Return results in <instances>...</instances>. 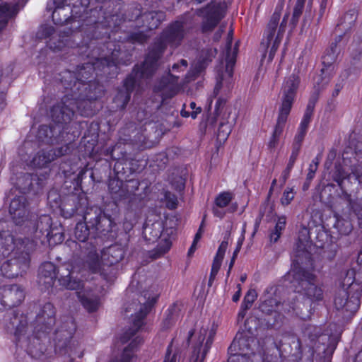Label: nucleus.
<instances>
[{
    "label": "nucleus",
    "instance_id": "1",
    "mask_svg": "<svg viewBox=\"0 0 362 362\" xmlns=\"http://www.w3.org/2000/svg\"><path fill=\"white\" fill-rule=\"evenodd\" d=\"M93 54L94 57H100V61L96 62L97 67L106 69L117 70L119 66H128L132 63V49L127 48L122 43L114 41H107L105 43H98L91 41Z\"/></svg>",
    "mask_w": 362,
    "mask_h": 362
},
{
    "label": "nucleus",
    "instance_id": "2",
    "mask_svg": "<svg viewBox=\"0 0 362 362\" xmlns=\"http://www.w3.org/2000/svg\"><path fill=\"white\" fill-rule=\"evenodd\" d=\"M74 78L75 75L67 70L62 73L60 80L64 89L69 90L71 96L74 97L81 107L87 104V107L93 112L91 101L96 100L103 95V86L92 80L87 83L74 81L72 85Z\"/></svg>",
    "mask_w": 362,
    "mask_h": 362
},
{
    "label": "nucleus",
    "instance_id": "3",
    "mask_svg": "<svg viewBox=\"0 0 362 362\" xmlns=\"http://www.w3.org/2000/svg\"><path fill=\"white\" fill-rule=\"evenodd\" d=\"M71 265H62L57 269L55 265L47 262L39 268L38 284L45 288L52 287L56 278L59 284L69 290H80L83 288L82 281L72 276Z\"/></svg>",
    "mask_w": 362,
    "mask_h": 362
},
{
    "label": "nucleus",
    "instance_id": "4",
    "mask_svg": "<svg viewBox=\"0 0 362 362\" xmlns=\"http://www.w3.org/2000/svg\"><path fill=\"white\" fill-rule=\"evenodd\" d=\"M298 85L299 79L295 74H292L288 77L283 84L281 89V105L279 108L276 124L269 143V148H275L278 143L279 138L283 132L294 102Z\"/></svg>",
    "mask_w": 362,
    "mask_h": 362
},
{
    "label": "nucleus",
    "instance_id": "5",
    "mask_svg": "<svg viewBox=\"0 0 362 362\" xmlns=\"http://www.w3.org/2000/svg\"><path fill=\"white\" fill-rule=\"evenodd\" d=\"M77 113L89 117L92 115V111L87 107V104L81 107L74 97L71 96L69 90H66L65 95L51 109L52 120L62 126L70 123Z\"/></svg>",
    "mask_w": 362,
    "mask_h": 362
},
{
    "label": "nucleus",
    "instance_id": "6",
    "mask_svg": "<svg viewBox=\"0 0 362 362\" xmlns=\"http://www.w3.org/2000/svg\"><path fill=\"white\" fill-rule=\"evenodd\" d=\"M293 284L298 292L301 293L312 302L322 300L323 290L316 284L315 276L301 267H295L289 273Z\"/></svg>",
    "mask_w": 362,
    "mask_h": 362
},
{
    "label": "nucleus",
    "instance_id": "7",
    "mask_svg": "<svg viewBox=\"0 0 362 362\" xmlns=\"http://www.w3.org/2000/svg\"><path fill=\"white\" fill-rule=\"evenodd\" d=\"M282 8V4L279 5L276 8L275 11L272 14L265 30V38L262 42V45L266 47H268L270 45H272L269 54V59L270 60L273 59L279 47V45L285 32L288 19V13L285 14L281 21V23L279 25Z\"/></svg>",
    "mask_w": 362,
    "mask_h": 362
},
{
    "label": "nucleus",
    "instance_id": "8",
    "mask_svg": "<svg viewBox=\"0 0 362 362\" xmlns=\"http://www.w3.org/2000/svg\"><path fill=\"white\" fill-rule=\"evenodd\" d=\"M146 295L147 293L144 296L141 295L137 300L138 302L134 301L126 308L127 313H130L132 310H135L136 313L133 320V327L129 328L121 337L123 343L129 340L141 327L144 325V319L157 300V297H151L150 296L147 297Z\"/></svg>",
    "mask_w": 362,
    "mask_h": 362
},
{
    "label": "nucleus",
    "instance_id": "9",
    "mask_svg": "<svg viewBox=\"0 0 362 362\" xmlns=\"http://www.w3.org/2000/svg\"><path fill=\"white\" fill-rule=\"evenodd\" d=\"M187 30L185 28V22L180 21H174L163 30L160 37L153 46L163 53L168 45L173 48L179 47L187 35Z\"/></svg>",
    "mask_w": 362,
    "mask_h": 362
},
{
    "label": "nucleus",
    "instance_id": "10",
    "mask_svg": "<svg viewBox=\"0 0 362 362\" xmlns=\"http://www.w3.org/2000/svg\"><path fill=\"white\" fill-rule=\"evenodd\" d=\"M195 14L202 18V32L208 33L213 31L224 18L226 11L220 3L211 1L205 6L196 9Z\"/></svg>",
    "mask_w": 362,
    "mask_h": 362
},
{
    "label": "nucleus",
    "instance_id": "11",
    "mask_svg": "<svg viewBox=\"0 0 362 362\" xmlns=\"http://www.w3.org/2000/svg\"><path fill=\"white\" fill-rule=\"evenodd\" d=\"M30 252L27 250L13 252L11 257L1 266L0 270L2 275L10 279L22 276L25 273L30 267Z\"/></svg>",
    "mask_w": 362,
    "mask_h": 362
},
{
    "label": "nucleus",
    "instance_id": "12",
    "mask_svg": "<svg viewBox=\"0 0 362 362\" xmlns=\"http://www.w3.org/2000/svg\"><path fill=\"white\" fill-rule=\"evenodd\" d=\"M83 220L90 224L93 235H105L112 230V221L100 208H87L83 214Z\"/></svg>",
    "mask_w": 362,
    "mask_h": 362
},
{
    "label": "nucleus",
    "instance_id": "13",
    "mask_svg": "<svg viewBox=\"0 0 362 362\" xmlns=\"http://www.w3.org/2000/svg\"><path fill=\"white\" fill-rule=\"evenodd\" d=\"M76 331V325L73 320L64 323L55 332L54 350L55 352L64 355L72 351L75 348L74 341H72Z\"/></svg>",
    "mask_w": 362,
    "mask_h": 362
},
{
    "label": "nucleus",
    "instance_id": "14",
    "mask_svg": "<svg viewBox=\"0 0 362 362\" xmlns=\"http://www.w3.org/2000/svg\"><path fill=\"white\" fill-rule=\"evenodd\" d=\"M362 287L357 286L356 293L349 292L346 288L339 289L334 298V305L337 310H344L351 314L355 313L360 306Z\"/></svg>",
    "mask_w": 362,
    "mask_h": 362
},
{
    "label": "nucleus",
    "instance_id": "15",
    "mask_svg": "<svg viewBox=\"0 0 362 362\" xmlns=\"http://www.w3.org/2000/svg\"><path fill=\"white\" fill-rule=\"evenodd\" d=\"M25 298L24 289L19 285H6L0 288V310L20 305Z\"/></svg>",
    "mask_w": 362,
    "mask_h": 362
},
{
    "label": "nucleus",
    "instance_id": "16",
    "mask_svg": "<svg viewBox=\"0 0 362 362\" xmlns=\"http://www.w3.org/2000/svg\"><path fill=\"white\" fill-rule=\"evenodd\" d=\"M45 176H38L37 174L21 173L17 177L16 186L23 194L33 192L39 193L45 185Z\"/></svg>",
    "mask_w": 362,
    "mask_h": 362
},
{
    "label": "nucleus",
    "instance_id": "17",
    "mask_svg": "<svg viewBox=\"0 0 362 362\" xmlns=\"http://www.w3.org/2000/svg\"><path fill=\"white\" fill-rule=\"evenodd\" d=\"M93 46L90 44V52L88 54L89 59L88 62L83 64L81 66H78L75 71H70L71 74L75 75V78L72 81V85L74 81H80L86 83V81L90 78L94 71L102 72L105 74H110V71H107L106 69H100L97 67L96 62L100 61V57H94L93 54Z\"/></svg>",
    "mask_w": 362,
    "mask_h": 362
},
{
    "label": "nucleus",
    "instance_id": "18",
    "mask_svg": "<svg viewBox=\"0 0 362 362\" xmlns=\"http://www.w3.org/2000/svg\"><path fill=\"white\" fill-rule=\"evenodd\" d=\"M66 136L67 133L64 132L63 126L59 124L41 125L37 134L39 141L49 145L59 144L64 141Z\"/></svg>",
    "mask_w": 362,
    "mask_h": 362
},
{
    "label": "nucleus",
    "instance_id": "19",
    "mask_svg": "<svg viewBox=\"0 0 362 362\" xmlns=\"http://www.w3.org/2000/svg\"><path fill=\"white\" fill-rule=\"evenodd\" d=\"M47 10L52 12V21L56 25H63L76 20L75 17H72L71 8L64 1L58 4L54 0H49Z\"/></svg>",
    "mask_w": 362,
    "mask_h": 362
},
{
    "label": "nucleus",
    "instance_id": "20",
    "mask_svg": "<svg viewBox=\"0 0 362 362\" xmlns=\"http://www.w3.org/2000/svg\"><path fill=\"white\" fill-rule=\"evenodd\" d=\"M163 54L155 46L146 56L144 62L139 65L136 64L134 67H138L137 72L139 78H151L156 72L158 66V60Z\"/></svg>",
    "mask_w": 362,
    "mask_h": 362
},
{
    "label": "nucleus",
    "instance_id": "21",
    "mask_svg": "<svg viewBox=\"0 0 362 362\" xmlns=\"http://www.w3.org/2000/svg\"><path fill=\"white\" fill-rule=\"evenodd\" d=\"M9 214L16 225L21 226L28 218V202L24 196L13 198L9 206Z\"/></svg>",
    "mask_w": 362,
    "mask_h": 362
},
{
    "label": "nucleus",
    "instance_id": "22",
    "mask_svg": "<svg viewBox=\"0 0 362 362\" xmlns=\"http://www.w3.org/2000/svg\"><path fill=\"white\" fill-rule=\"evenodd\" d=\"M208 329L202 327L200 329L199 334L197 337V341L194 346L191 362H203L208 351L212 344L213 338L215 334L212 330L209 332L208 338L205 343L204 341L207 334Z\"/></svg>",
    "mask_w": 362,
    "mask_h": 362
},
{
    "label": "nucleus",
    "instance_id": "23",
    "mask_svg": "<svg viewBox=\"0 0 362 362\" xmlns=\"http://www.w3.org/2000/svg\"><path fill=\"white\" fill-rule=\"evenodd\" d=\"M179 77L170 73L161 78L160 81L156 85L154 90L156 92H160L163 100L171 98L175 95L180 89L178 83Z\"/></svg>",
    "mask_w": 362,
    "mask_h": 362
},
{
    "label": "nucleus",
    "instance_id": "24",
    "mask_svg": "<svg viewBox=\"0 0 362 362\" xmlns=\"http://www.w3.org/2000/svg\"><path fill=\"white\" fill-rule=\"evenodd\" d=\"M163 230V222L159 216L151 214L147 217L144 225V238L149 243H155L160 237Z\"/></svg>",
    "mask_w": 362,
    "mask_h": 362
},
{
    "label": "nucleus",
    "instance_id": "25",
    "mask_svg": "<svg viewBox=\"0 0 362 362\" xmlns=\"http://www.w3.org/2000/svg\"><path fill=\"white\" fill-rule=\"evenodd\" d=\"M5 327L7 332L13 333L18 340L25 333L28 325L26 317L18 315L15 311L8 314L5 320Z\"/></svg>",
    "mask_w": 362,
    "mask_h": 362
},
{
    "label": "nucleus",
    "instance_id": "26",
    "mask_svg": "<svg viewBox=\"0 0 362 362\" xmlns=\"http://www.w3.org/2000/svg\"><path fill=\"white\" fill-rule=\"evenodd\" d=\"M55 308L51 303H46L36 316V322L40 330L43 333L49 330L55 324Z\"/></svg>",
    "mask_w": 362,
    "mask_h": 362
},
{
    "label": "nucleus",
    "instance_id": "27",
    "mask_svg": "<svg viewBox=\"0 0 362 362\" xmlns=\"http://www.w3.org/2000/svg\"><path fill=\"white\" fill-rule=\"evenodd\" d=\"M0 243L5 245L6 249L12 250L13 252H21L23 250L33 251L35 247L33 241L27 238H15L12 234L8 233L4 238H0Z\"/></svg>",
    "mask_w": 362,
    "mask_h": 362
},
{
    "label": "nucleus",
    "instance_id": "28",
    "mask_svg": "<svg viewBox=\"0 0 362 362\" xmlns=\"http://www.w3.org/2000/svg\"><path fill=\"white\" fill-rule=\"evenodd\" d=\"M253 343L254 339L249 337L242 334L239 337L236 336L228 348V354L233 356L243 358L250 354Z\"/></svg>",
    "mask_w": 362,
    "mask_h": 362
},
{
    "label": "nucleus",
    "instance_id": "29",
    "mask_svg": "<svg viewBox=\"0 0 362 362\" xmlns=\"http://www.w3.org/2000/svg\"><path fill=\"white\" fill-rule=\"evenodd\" d=\"M138 67H134L132 73L126 78L124 82V90H120L116 97L115 100L117 102L122 103V107L124 108L130 100V95L134 90L135 85L141 78H139V74L136 72Z\"/></svg>",
    "mask_w": 362,
    "mask_h": 362
},
{
    "label": "nucleus",
    "instance_id": "30",
    "mask_svg": "<svg viewBox=\"0 0 362 362\" xmlns=\"http://www.w3.org/2000/svg\"><path fill=\"white\" fill-rule=\"evenodd\" d=\"M217 51L216 49H207L205 51L204 56L192 66L190 70L186 75V82H190L191 81L195 80L199 76H200L205 70L209 62L212 61V59L215 57Z\"/></svg>",
    "mask_w": 362,
    "mask_h": 362
},
{
    "label": "nucleus",
    "instance_id": "31",
    "mask_svg": "<svg viewBox=\"0 0 362 362\" xmlns=\"http://www.w3.org/2000/svg\"><path fill=\"white\" fill-rule=\"evenodd\" d=\"M73 30L71 28H64L60 30L58 34L52 36L49 42L48 46L54 52L61 51L64 48L73 47L74 42L71 40Z\"/></svg>",
    "mask_w": 362,
    "mask_h": 362
},
{
    "label": "nucleus",
    "instance_id": "32",
    "mask_svg": "<svg viewBox=\"0 0 362 362\" xmlns=\"http://www.w3.org/2000/svg\"><path fill=\"white\" fill-rule=\"evenodd\" d=\"M124 253V249L121 245H112L103 250L102 261L106 265L117 264L123 259Z\"/></svg>",
    "mask_w": 362,
    "mask_h": 362
},
{
    "label": "nucleus",
    "instance_id": "33",
    "mask_svg": "<svg viewBox=\"0 0 362 362\" xmlns=\"http://www.w3.org/2000/svg\"><path fill=\"white\" fill-rule=\"evenodd\" d=\"M165 13L163 11H148L141 13L137 17L136 21H141L143 27H146V30H152L157 28L160 23L165 19Z\"/></svg>",
    "mask_w": 362,
    "mask_h": 362
},
{
    "label": "nucleus",
    "instance_id": "34",
    "mask_svg": "<svg viewBox=\"0 0 362 362\" xmlns=\"http://www.w3.org/2000/svg\"><path fill=\"white\" fill-rule=\"evenodd\" d=\"M276 289L274 287H269L267 288L264 293L262 296L263 299L259 304V310L266 315H270L272 312L276 310V308L280 304V301L275 296Z\"/></svg>",
    "mask_w": 362,
    "mask_h": 362
},
{
    "label": "nucleus",
    "instance_id": "35",
    "mask_svg": "<svg viewBox=\"0 0 362 362\" xmlns=\"http://www.w3.org/2000/svg\"><path fill=\"white\" fill-rule=\"evenodd\" d=\"M121 169H123L122 167V163L120 161L116 162L114 166V171L117 175V178L110 179L108 183V189L110 192L119 198H123L127 196L126 191L122 188L123 182L122 180V177L119 176Z\"/></svg>",
    "mask_w": 362,
    "mask_h": 362
},
{
    "label": "nucleus",
    "instance_id": "36",
    "mask_svg": "<svg viewBox=\"0 0 362 362\" xmlns=\"http://www.w3.org/2000/svg\"><path fill=\"white\" fill-rule=\"evenodd\" d=\"M310 247V230L308 228L303 226L298 232V243L296 247V257L304 256L305 258L310 257V253L308 250Z\"/></svg>",
    "mask_w": 362,
    "mask_h": 362
},
{
    "label": "nucleus",
    "instance_id": "37",
    "mask_svg": "<svg viewBox=\"0 0 362 362\" xmlns=\"http://www.w3.org/2000/svg\"><path fill=\"white\" fill-rule=\"evenodd\" d=\"M56 160V156L52 148H44L39 151L32 160L33 166L39 168H47Z\"/></svg>",
    "mask_w": 362,
    "mask_h": 362
},
{
    "label": "nucleus",
    "instance_id": "38",
    "mask_svg": "<svg viewBox=\"0 0 362 362\" xmlns=\"http://www.w3.org/2000/svg\"><path fill=\"white\" fill-rule=\"evenodd\" d=\"M228 240H224L223 241H222V243H221V245L218 249L216 255L214 257V262L212 264V267H211V271L210 277H209V283H208L209 286H212V284L216 278V276L217 275V274L218 272V270L221 267V262L223 259V257H224L225 252L226 251V249L228 247Z\"/></svg>",
    "mask_w": 362,
    "mask_h": 362
},
{
    "label": "nucleus",
    "instance_id": "39",
    "mask_svg": "<svg viewBox=\"0 0 362 362\" xmlns=\"http://www.w3.org/2000/svg\"><path fill=\"white\" fill-rule=\"evenodd\" d=\"M361 274V272H356L353 269L347 270L341 282L342 288L349 289V292L356 293V288L357 286H361L362 282V280L359 279Z\"/></svg>",
    "mask_w": 362,
    "mask_h": 362
},
{
    "label": "nucleus",
    "instance_id": "40",
    "mask_svg": "<svg viewBox=\"0 0 362 362\" xmlns=\"http://www.w3.org/2000/svg\"><path fill=\"white\" fill-rule=\"evenodd\" d=\"M353 175L356 180L361 182V174L357 170H353L351 173H348L341 165H336L332 175V179L335 181L341 191H344V180L349 179Z\"/></svg>",
    "mask_w": 362,
    "mask_h": 362
},
{
    "label": "nucleus",
    "instance_id": "41",
    "mask_svg": "<svg viewBox=\"0 0 362 362\" xmlns=\"http://www.w3.org/2000/svg\"><path fill=\"white\" fill-rule=\"evenodd\" d=\"M76 293L81 304L88 312H94L98 309L99 302L97 296L86 291H78Z\"/></svg>",
    "mask_w": 362,
    "mask_h": 362
},
{
    "label": "nucleus",
    "instance_id": "42",
    "mask_svg": "<svg viewBox=\"0 0 362 362\" xmlns=\"http://www.w3.org/2000/svg\"><path fill=\"white\" fill-rule=\"evenodd\" d=\"M27 350L32 357L39 358L45 353L47 348L40 337L33 336L28 338Z\"/></svg>",
    "mask_w": 362,
    "mask_h": 362
},
{
    "label": "nucleus",
    "instance_id": "43",
    "mask_svg": "<svg viewBox=\"0 0 362 362\" xmlns=\"http://www.w3.org/2000/svg\"><path fill=\"white\" fill-rule=\"evenodd\" d=\"M339 52L340 49L337 42H332L322 56V64L324 67L321 69L322 74L325 73V69L331 67L335 62Z\"/></svg>",
    "mask_w": 362,
    "mask_h": 362
},
{
    "label": "nucleus",
    "instance_id": "44",
    "mask_svg": "<svg viewBox=\"0 0 362 362\" xmlns=\"http://www.w3.org/2000/svg\"><path fill=\"white\" fill-rule=\"evenodd\" d=\"M84 267H87L92 273H100L102 270L103 266L99 255L94 247L87 254L84 259Z\"/></svg>",
    "mask_w": 362,
    "mask_h": 362
},
{
    "label": "nucleus",
    "instance_id": "45",
    "mask_svg": "<svg viewBox=\"0 0 362 362\" xmlns=\"http://www.w3.org/2000/svg\"><path fill=\"white\" fill-rule=\"evenodd\" d=\"M18 10V4L12 5L10 4H0V30L6 26L9 18L16 15Z\"/></svg>",
    "mask_w": 362,
    "mask_h": 362
},
{
    "label": "nucleus",
    "instance_id": "46",
    "mask_svg": "<svg viewBox=\"0 0 362 362\" xmlns=\"http://www.w3.org/2000/svg\"><path fill=\"white\" fill-rule=\"evenodd\" d=\"M78 203V196L72 194L69 196L62 203V211L66 218H70L76 214V206Z\"/></svg>",
    "mask_w": 362,
    "mask_h": 362
},
{
    "label": "nucleus",
    "instance_id": "47",
    "mask_svg": "<svg viewBox=\"0 0 362 362\" xmlns=\"http://www.w3.org/2000/svg\"><path fill=\"white\" fill-rule=\"evenodd\" d=\"M74 235L76 239L81 242H86L90 235H93L90 224L84 222H78L74 229Z\"/></svg>",
    "mask_w": 362,
    "mask_h": 362
},
{
    "label": "nucleus",
    "instance_id": "48",
    "mask_svg": "<svg viewBox=\"0 0 362 362\" xmlns=\"http://www.w3.org/2000/svg\"><path fill=\"white\" fill-rule=\"evenodd\" d=\"M51 226V218L49 216L43 215L39 217L35 224V233L41 235H49Z\"/></svg>",
    "mask_w": 362,
    "mask_h": 362
},
{
    "label": "nucleus",
    "instance_id": "49",
    "mask_svg": "<svg viewBox=\"0 0 362 362\" xmlns=\"http://www.w3.org/2000/svg\"><path fill=\"white\" fill-rule=\"evenodd\" d=\"M180 313V308L176 303H174L168 310V313L163 322V328L169 329L178 320Z\"/></svg>",
    "mask_w": 362,
    "mask_h": 362
},
{
    "label": "nucleus",
    "instance_id": "50",
    "mask_svg": "<svg viewBox=\"0 0 362 362\" xmlns=\"http://www.w3.org/2000/svg\"><path fill=\"white\" fill-rule=\"evenodd\" d=\"M275 216L274 206L266 201L259 209V217L257 219L256 226H258L260 221L265 216L266 221L270 222Z\"/></svg>",
    "mask_w": 362,
    "mask_h": 362
},
{
    "label": "nucleus",
    "instance_id": "51",
    "mask_svg": "<svg viewBox=\"0 0 362 362\" xmlns=\"http://www.w3.org/2000/svg\"><path fill=\"white\" fill-rule=\"evenodd\" d=\"M143 342V339L139 337H136L133 341L129 344V346L124 349L122 358L120 360H114L111 362H129L133 357V350Z\"/></svg>",
    "mask_w": 362,
    "mask_h": 362
},
{
    "label": "nucleus",
    "instance_id": "52",
    "mask_svg": "<svg viewBox=\"0 0 362 362\" xmlns=\"http://www.w3.org/2000/svg\"><path fill=\"white\" fill-rule=\"evenodd\" d=\"M334 227L337 230L339 234L344 235H349L353 229L352 224L349 219L338 216H336V221L334 224Z\"/></svg>",
    "mask_w": 362,
    "mask_h": 362
},
{
    "label": "nucleus",
    "instance_id": "53",
    "mask_svg": "<svg viewBox=\"0 0 362 362\" xmlns=\"http://www.w3.org/2000/svg\"><path fill=\"white\" fill-rule=\"evenodd\" d=\"M232 122H221L217 131V141L220 144L224 143L232 130Z\"/></svg>",
    "mask_w": 362,
    "mask_h": 362
},
{
    "label": "nucleus",
    "instance_id": "54",
    "mask_svg": "<svg viewBox=\"0 0 362 362\" xmlns=\"http://www.w3.org/2000/svg\"><path fill=\"white\" fill-rule=\"evenodd\" d=\"M358 13L355 9L348 11L344 15V18L341 20L340 25L344 26V29L347 30L355 24L357 19ZM339 25V24H338Z\"/></svg>",
    "mask_w": 362,
    "mask_h": 362
},
{
    "label": "nucleus",
    "instance_id": "55",
    "mask_svg": "<svg viewBox=\"0 0 362 362\" xmlns=\"http://www.w3.org/2000/svg\"><path fill=\"white\" fill-rule=\"evenodd\" d=\"M171 243L170 241L165 240L162 245H160L156 249L149 252V257L156 259L164 255L170 248Z\"/></svg>",
    "mask_w": 362,
    "mask_h": 362
},
{
    "label": "nucleus",
    "instance_id": "56",
    "mask_svg": "<svg viewBox=\"0 0 362 362\" xmlns=\"http://www.w3.org/2000/svg\"><path fill=\"white\" fill-rule=\"evenodd\" d=\"M286 218L285 216H281L279 218L278 221L276 224L274 231L270 235L271 241L276 243L278 241L279 238L281 235L282 230H284Z\"/></svg>",
    "mask_w": 362,
    "mask_h": 362
},
{
    "label": "nucleus",
    "instance_id": "57",
    "mask_svg": "<svg viewBox=\"0 0 362 362\" xmlns=\"http://www.w3.org/2000/svg\"><path fill=\"white\" fill-rule=\"evenodd\" d=\"M305 3V0H297L296 1L291 21V23L293 27H296L299 21L304 9Z\"/></svg>",
    "mask_w": 362,
    "mask_h": 362
},
{
    "label": "nucleus",
    "instance_id": "58",
    "mask_svg": "<svg viewBox=\"0 0 362 362\" xmlns=\"http://www.w3.org/2000/svg\"><path fill=\"white\" fill-rule=\"evenodd\" d=\"M100 274L107 281L112 282L113 281L117 274V269L115 267H112V266L106 265L105 264H103L102 270L100 272Z\"/></svg>",
    "mask_w": 362,
    "mask_h": 362
},
{
    "label": "nucleus",
    "instance_id": "59",
    "mask_svg": "<svg viewBox=\"0 0 362 362\" xmlns=\"http://www.w3.org/2000/svg\"><path fill=\"white\" fill-rule=\"evenodd\" d=\"M232 194L228 192H224L219 194L214 201V205L225 208L232 200Z\"/></svg>",
    "mask_w": 362,
    "mask_h": 362
},
{
    "label": "nucleus",
    "instance_id": "60",
    "mask_svg": "<svg viewBox=\"0 0 362 362\" xmlns=\"http://www.w3.org/2000/svg\"><path fill=\"white\" fill-rule=\"evenodd\" d=\"M230 45H231V41L230 40L228 42V50H227V54H226V71L229 73V75H232L233 72V66H234L235 63V52H233L232 54L230 53Z\"/></svg>",
    "mask_w": 362,
    "mask_h": 362
},
{
    "label": "nucleus",
    "instance_id": "61",
    "mask_svg": "<svg viewBox=\"0 0 362 362\" xmlns=\"http://www.w3.org/2000/svg\"><path fill=\"white\" fill-rule=\"evenodd\" d=\"M55 33L54 28L51 25H42L37 33V37L39 39H46L47 37H52L54 36Z\"/></svg>",
    "mask_w": 362,
    "mask_h": 362
},
{
    "label": "nucleus",
    "instance_id": "62",
    "mask_svg": "<svg viewBox=\"0 0 362 362\" xmlns=\"http://www.w3.org/2000/svg\"><path fill=\"white\" fill-rule=\"evenodd\" d=\"M257 297L254 289H250L244 297L242 305L245 309H250Z\"/></svg>",
    "mask_w": 362,
    "mask_h": 362
},
{
    "label": "nucleus",
    "instance_id": "63",
    "mask_svg": "<svg viewBox=\"0 0 362 362\" xmlns=\"http://www.w3.org/2000/svg\"><path fill=\"white\" fill-rule=\"evenodd\" d=\"M128 38L133 43L138 42L142 44L148 40V36L145 34L144 31H137L131 33Z\"/></svg>",
    "mask_w": 362,
    "mask_h": 362
},
{
    "label": "nucleus",
    "instance_id": "64",
    "mask_svg": "<svg viewBox=\"0 0 362 362\" xmlns=\"http://www.w3.org/2000/svg\"><path fill=\"white\" fill-rule=\"evenodd\" d=\"M290 346L291 349L289 352V354L295 358H300L301 355V345L300 341L299 339H292L290 343Z\"/></svg>",
    "mask_w": 362,
    "mask_h": 362
}]
</instances>
